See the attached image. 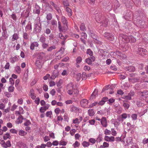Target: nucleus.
<instances>
[{"label":"nucleus","mask_w":148,"mask_h":148,"mask_svg":"<svg viewBox=\"0 0 148 148\" xmlns=\"http://www.w3.org/2000/svg\"><path fill=\"white\" fill-rule=\"evenodd\" d=\"M95 14L96 21L102 23V25L105 27H107L108 19L99 11H95Z\"/></svg>","instance_id":"f03ea898"},{"label":"nucleus","mask_w":148,"mask_h":148,"mask_svg":"<svg viewBox=\"0 0 148 148\" xmlns=\"http://www.w3.org/2000/svg\"><path fill=\"white\" fill-rule=\"evenodd\" d=\"M88 113L89 116H92L94 115L95 112L93 109L89 110H88Z\"/></svg>","instance_id":"c9c22d12"},{"label":"nucleus","mask_w":148,"mask_h":148,"mask_svg":"<svg viewBox=\"0 0 148 148\" xmlns=\"http://www.w3.org/2000/svg\"><path fill=\"white\" fill-rule=\"evenodd\" d=\"M16 146L19 148H27L26 145L21 141H19L17 143Z\"/></svg>","instance_id":"dca6fc26"},{"label":"nucleus","mask_w":148,"mask_h":148,"mask_svg":"<svg viewBox=\"0 0 148 148\" xmlns=\"http://www.w3.org/2000/svg\"><path fill=\"white\" fill-rule=\"evenodd\" d=\"M66 11L68 13V15L69 17H70L72 15V11L71 9L68 7H66Z\"/></svg>","instance_id":"bb28decb"},{"label":"nucleus","mask_w":148,"mask_h":148,"mask_svg":"<svg viewBox=\"0 0 148 148\" xmlns=\"http://www.w3.org/2000/svg\"><path fill=\"white\" fill-rule=\"evenodd\" d=\"M39 40L41 42L43 43L45 42L46 38L45 36L42 35L40 38Z\"/></svg>","instance_id":"473e14b6"},{"label":"nucleus","mask_w":148,"mask_h":148,"mask_svg":"<svg viewBox=\"0 0 148 148\" xmlns=\"http://www.w3.org/2000/svg\"><path fill=\"white\" fill-rule=\"evenodd\" d=\"M98 91L97 89H95L92 93L91 94V96L90 97V99H92L94 98L97 95Z\"/></svg>","instance_id":"b1692460"},{"label":"nucleus","mask_w":148,"mask_h":148,"mask_svg":"<svg viewBox=\"0 0 148 148\" xmlns=\"http://www.w3.org/2000/svg\"><path fill=\"white\" fill-rule=\"evenodd\" d=\"M120 6V5L119 3L117 1H116L115 2V3L114 5V8L115 9H116L118 8Z\"/></svg>","instance_id":"338daca9"},{"label":"nucleus","mask_w":148,"mask_h":148,"mask_svg":"<svg viewBox=\"0 0 148 148\" xmlns=\"http://www.w3.org/2000/svg\"><path fill=\"white\" fill-rule=\"evenodd\" d=\"M70 111L72 112H76L77 111H79V109L77 107H76L73 105H71L70 106Z\"/></svg>","instance_id":"aec40b11"},{"label":"nucleus","mask_w":148,"mask_h":148,"mask_svg":"<svg viewBox=\"0 0 148 148\" xmlns=\"http://www.w3.org/2000/svg\"><path fill=\"white\" fill-rule=\"evenodd\" d=\"M2 28L3 31L2 32H7V27L4 23L2 24Z\"/></svg>","instance_id":"c85d7f7f"},{"label":"nucleus","mask_w":148,"mask_h":148,"mask_svg":"<svg viewBox=\"0 0 148 148\" xmlns=\"http://www.w3.org/2000/svg\"><path fill=\"white\" fill-rule=\"evenodd\" d=\"M145 18V14L143 12L140 10L136 11L134 15V22L137 26L141 28H144L146 26L144 20Z\"/></svg>","instance_id":"f257e3e1"},{"label":"nucleus","mask_w":148,"mask_h":148,"mask_svg":"<svg viewBox=\"0 0 148 148\" xmlns=\"http://www.w3.org/2000/svg\"><path fill=\"white\" fill-rule=\"evenodd\" d=\"M127 57L126 55L123 53L118 58H120L121 60H124Z\"/></svg>","instance_id":"4d7b16f0"},{"label":"nucleus","mask_w":148,"mask_h":148,"mask_svg":"<svg viewBox=\"0 0 148 148\" xmlns=\"http://www.w3.org/2000/svg\"><path fill=\"white\" fill-rule=\"evenodd\" d=\"M51 25L53 26H56V27H57V22L55 20H52L51 22Z\"/></svg>","instance_id":"2f4dec72"},{"label":"nucleus","mask_w":148,"mask_h":148,"mask_svg":"<svg viewBox=\"0 0 148 148\" xmlns=\"http://www.w3.org/2000/svg\"><path fill=\"white\" fill-rule=\"evenodd\" d=\"M123 17L126 20H129L132 18H133L132 12L129 10H127L124 12Z\"/></svg>","instance_id":"39448f33"},{"label":"nucleus","mask_w":148,"mask_h":148,"mask_svg":"<svg viewBox=\"0 0 148 148\" xmlns=\"http://www.w3.org/2000/svg\"><path fill=\"white\" fill-rule=\"evenodd\" d=\"M71 87L72 89L73 90V92L74 94H77L78 93V91L77 88H73V84L72 83L70 82L69 83L67 86V89H69V88Z\"/></svg>","instance_id":"9b49d317"},{"label":"nucleus","mask_w":148,"mask_h":148,"mask_svg":"<svg viewBox=\"0 0 148 148\" xmlns=\"http://www.w3.org/2000/svg\"><path fill=\"white\" fill-rule=\"evenodd\" d=\"M104 139L105 140L107 141L113 142L114 140V138L113 136L109 137L108 136H106L105 137Z\"/></svg>","instance_id":"6ab92c4d"},{"label":"nucleus","mask_w":148,"mask_h":148,"mask_svg":"<svg viewBox=\"0 0 148 148\" xmlns=\"http://www.w3.org/2000/svg\"><path fill=\"white\" fill-rule=\"evenodd\" d=\"M81 74L80 73H77L76 75V78L77 81H79L81 79Z\"/></svg>","instance_id":"774afa93"},{"label":"nucleus","mask_w":148,"mask_h":148,"mask_svg":"<svg viewBox=\"0 0 148 148\" xmlns=\"http://www.w3.org/2000/svg\"><path fill=\"white\" fill-rule=\"evenodd\" d=\"M86 53L90 56H92L93 54L92 51L90 49H87Z\"/></svg>","instance_id":"79ce46f5"},{"label":"nucleus","mask_w":148,"mask_h":148,"mask_svg":"<svg viewBox=\"0 0 148 148\" xmlns=\"http://www.w3.org/2000/svg\"><path fill=\"white\" fill-rule=\"evenodd\" d=\"M42 60H38L36 62V64L39 69H41L42 66Z\"/></svg>","instance_id":"4be33fe9"},{"label":"nucleus","mask_w":148,"mask_h":148,"mask_svg":"<svg viewBox=\"0 0 148 148\" xmlns=\"http://www.w3.org/2000/svg\"><path fill=\"white\" fill-rule=\"evenodd\" d=\"M49 104H46L45 106L41 107L40 108L39 111L41 113H44L45 111L49 109Z\"/></svg>","instance_id":"2eb2a0df"},{"label":"nucleus","mask_w":148,"mask_h":148,"mask_svg":"<svg viewBox=\"0 0 148 148\" xmlns=\"http://www.w3.org/2000/svg\"><path fill=\"white\" fill-rule=\"evenodd\" d=\"M137 53L142 56H143L147 54V50L143 48H139L137 51Z\"/></svg>","instance_id":"6e6552de"},{"label":"nucleus","mask_w":148,"mask_h":148,"mask_svg":"<svg viewBox=\"0 0 148 148\" xmlns=\"http://www.w3.org/2000/svg\"><path fill=\"white\" fill-rule=\"evenodd\" d=\"M80 29L83 31H85L86 30V27L84 23H82L80 26Z\"/></svg>","instance_id":"ea45409f"},{"label":"nucleus","mask_w":148,"mask_h":148,"mask_svg":"<svg viewBox=\"0 0 148 148\" xmlns=\"http://www.w3.org/2000/svg\"><path fill=\"white\" fill-rule=\"evenodd\" d=\"M124 69L130 72H134L135 70V67L132 66H125L124 67Z\"/></svg>","instance_id":"f8f14e48"},{"label":"nucleus","mask_w":148,"mask_h":148,"mask_svg":"<svg viewBox=\"0 0 148 148\" xmlns=\"http://www.w3.org/2000/svg\"><path fill=\"white\" fill-rule=\"evenodd\" d=\"M61 21L64 25L63 26V30H64V31L67 30L68 29V27L67 26L68 22L66 18L64 16H62Z\"/></svg>","instance_id":"0eeeda50"},{"label":"nucleus","mask_w":148,"mask_h":148,"mask_svg":"<svg viewBox=\"0 0 148 148\" xmlns=\"http://www.w3.org/2000/svg\"><path fill=\"white\" fill-rule=\"evenodd\" d=\"M19 131L18 134L19 135L21 136H24L27 134L26 132L22 130H20Z\"/></svg>","instance_id":"7c9ffc66"},{"label":"nucleus","mask_w":148,"mask_h":148,"mask_svg":"<svg viewBox=\"0 0 148 148\" xmlns=\"http://www.w3.org/2000/svg\"><path fill=\"white\" fill-rule=\"evenodd\" d=\"M15 71L18 74L21 72V69L19 66H17L15 68Z\"/></svg>","instance_id":"5fc2aeb1"},{"label":"nucleus","mask_w":148,"mask_h":148,"mask_svg":"<svg viewBox=\"0 0 148 148\" xmlns=\"http://www.w3.org/2000/svg\"><path fill=\"white\" fill-rule=\"evenodd\" d=\"M24 119L26 120V122L24 123V126H28L31 124V123L29 120L26 119L25 118Z\"/></svg>","instance_id":"f704fd0d"},{"label":"nucleus","mask_w":148,"mask_h":148,"mask_svg":"<svg viewBox=\"0 0 148 148\" xmlns=\"http://www.w3.org/2000/svg\"><path fill=\"white\" fill-rule=\"evenodd\" d=\"M103 36L106 39L110 41H113L114 39V36L110 33H105Z\"/></svg>","instance_id":"1a4fd4ad"},{"label":"nucleus","mask_w":148,"mask_h":148,"mask_svg":"<svg viewBox=\"0 0 148 148\" xmlns=\"http://www.w3.org/2000/svg\"><path fill=\"white\" fill-rule=\"evenodd\" d=\"M9 35L7 32H2V36L0 38V41L1 43L5 42L8 37Z\"/></svg>","instance_id":"9d476101"},{"label":"nucleus","mask_w":148,"mask_h":148,"mask_svg":"<svg viewBox=\"0 0 148 148\" xmlns=\"http://www.w3.org/2000/svg\"><path fill=\"white\" fill-rule=\"evenodd\" d=\"M10 16L14 21H16L17 19V16L15 13H13L12 15H11Z\"/></svg>","instance_id":"09e8293b"},{"label":"nucleus","mask_w":148,"mask_h":148,"mask_svg":"<svg viewBox=\"0 0 148 148\" xmlns=\"http://www.w3.org/2000/svg\"><path fill=\"white\" fill-rule=\"evenodd\" d=\"M42 46L43 49H45L49 47V44L48 43H45V42L42 44Z\"/></svg>","instance_id":"37998d69"},{"label":"nucleus","mask_w":148,"mask_h":148,"mask_svg":"<svg viewBox=\"0 0 148 148\" xmlns=\"http://www.w3.org/2000/svg\"><path fill=\"white\" fill-rule=\"evenodd\" d=\"M18 38V36L17 34L15 33L13 35L12 39H13V41L17 40Z\"/></svg>","instance_id":"a18cd8bd"},{"label":"nucleus","mask_w":148,"mask_h":148,"mask_svg":"<svg viewBox=\"0 0 148 148\" xmlns=\"http://www.w3.org/2000/svg\"><path fill=\"white\" fill-rule=\"evenodd\" d=\"M85 62L89 65L92 64V61L89 58L85 59Z\"/></svg>","instance_id":"3c124183"},{"label":"nucleus","mask_w":148,"mask_h":148,"mask_svg":"<svg viewBox=\"0 0 148 148\" xmlns=\"http://www.w3.org/2000/svg\"><path fill=\"white\" fill-rule=\"evenodd\" d=\"M130 103L127 102L126 101H123V106L125 110H127L129 108L130 106Z\"/></svg>","instance_id":"412c9836"},{"label":"nucleus","mask_w":148,"mask_h":148,"mask_svg":"<svg viewBox=\"0 0 148 148\" xmlns=\"http://www.w3.org/2000/svg\"><path fill=\"white\" fill-rule=\"evenodd\" d=\"M140 99L142 101L146 99L148 97V91L144 90L143 92L139 91L137 93Z\"/></svg>","instance_id":"20e7f679"},{"label":"nucleus","mask_w":148,"mask_h":148,"mask_svg":"<svg viewBox=\"0 0 148 148\" xmlns=\"http://www.w3.org/2000/svg\"><path fill=\"white\" fill-rule=\"evenodd\" d=\"M134 4L137 6H139L140 2V0H132Z\"/></svg>","instance_id":"e433bc0d"},{"label":"nucleus","mask_w":148,"mask_h":148,"mask_svg":"<svg viewBox=\"0 0 148 148\" xmlns=\"http://www.w3.org/2000/svg\"><path fill=\"white\" fill-rule=\"evenodd\" d=\"M88 100L86 99H83L80 101L81 106L83 108H85L88 104Z\"/></svg>","instance_id":"f3484780"},{"label":"nucleus","mask_w":148,"mask_h":148,"mask_svg":"<svg viewBox=\"0 0 148 148\" xmlns=\"http://www.w3.org/2000/svg\"><path fill=\"white\" fill-rule=\"evenodd\" d=\"M58 21V28L59 32H65L64 30H63V27H62L61 22L59 21Z\"/></svg>","instance_id":"393cba45"},{"label":"nucleus","mask_w":148,"mask_h":148,"mask_svg":"<svg viewBox=\"0 0 148 148\" xmlns=\"http://www.w3.org/2000/svg\"><path fill=\"white\" fill-rule=\"evenodd\" d=\"M63 3L64 6H66L69 5V3L68 0H64L63 1Z\"/></svg>","instance_id":"8fccbe9b"},{"label":"nucleus","mask_w":148,"mask_h":148,"mask_svg":"<svg viewBox=\"0 0 148 148\" xmlns=\"http://www.w3.org/2000/svg\"><path fill=\"white\" fill-rule=\"evenodd\" d=\"M10 137V133H6L5 135L3 136V138L4 140H6L7 138H9Z\"/></svg>","instance_id":"052dcab7"},{"label":"nucleus","mask_w":148,"mask_h":148,"mask_svg":"<svg viewBox=\"0 0 148 148\" xmlns=\"http://www.w3.org/2000/svg\"><path fill=\"white\" fill-rule=\"evenodd\" d=\"M136 39L132 36H129V41L131 43L135 42L136 41Z\"/></svg>","instance_id":"c756f323"},{"label":"nucleus","mask_w":148,"mask_h":148,"mask_svg":"<svg viewBox=\"0 0 148 148\" xmlns=\"http://www.w3.org/2000/svg\"><path fill=\"white\" fill-rule=\"evenodd\" d=\"M90 36L95 40H96V39H97L98 37L97 36L92 33L90 32Z\"/></svg>","instance_id":"13d9d810"},{"label":"nucleus","mask_w":148,"mask_h":148,"mask_svg":"<svg viewBox=\"0 0 148 148\" xmlns=\"http://www.w3.org/2000/svg\"><path fill=\"white\" fill-rule=\"evenodd\" d=\"M41 9H35L33 10V13L35 14H37L39 15L40 13V10Z\"/></svg>","instance_id":"de8ad7c7"},{"label":"nucleus","mask_w":148,"mask_h":148,"mask_svg":"<svg viewBox=\"0 0 148 148\" xmlns=\"http://www.w3.org/2000/svg\"><path fill=\"white\" fill-rule=\"evenodd\" d=\"M56 48V46H51L50 47H48L47 49V51H51L55 49Z\"/></svg>","instance_id":"49530a36"},{"label":"nucleus","mask_w":148,"mask_h":148,"mask_svg":"<svg viewBox=\"0 0 148 148\" xmlns=\"http://www.w3.org/2000/svg\"><path fill=\"white\" fill-rule=\"evenodd\" d=\"M52 112L51 111H48L46 112V115L47 117L51 118V115H52Z\"/></svg>","instance_id":"864d4df0"},{"label":"nucleus","mask_w":148,"mask_h":148,"mask_svg":"<svg viewBox=\"0 0 148 148\" xmlns=\"http://www.w3.org/2000/svg\"><path fill=\"white\" fill-rule=\"evenodd\" d=\"M111 131L107 129H106L104 131V134L106 135H110L111 134Z\"/></svg>","instance_id":"69168bd1"},{"label":"nucleus","mask_w":148,"mask_h":148,"mask_svg":"<svg viewBox=\"0 0 148 148\" xmlns=\"http://www.w3.org/2000/svg\"><path fill=\"white\" fill-rule=\"evenodd\" d=\"M120 124L118 120H116L114 121V124L116 127H118Z\"/></svg>","instance_id":"bf43d9fd"},{"label":"nucleus","mask_w":148,"mask_h":148,"mask_svg":"<svg viewBox=\"0 0 148 148\" xmlns=\"http://www.w3.org/2000/svg\"><path fill=\"white\" fill-rule=\"evenodd\" d=\"M18 58L16 56L12 58L11 59L10 62L12 63H14L15 62L18 60Z\"/></svg>","instance_id":"a19ab883"},{"label":"nucleus","mask_w":148,"mask_h":148,"mask_svg":"<svg viewBox=\"0 0 148 148\" xmlns=\"http://www.w3.org/2000/svg\"><path fill=\"white\" fill-rule=\"evenodd\" d=\"M123 53L122 52L119 51H116L114 53L115 54V56H117V58L119 57Z\"/></svg>","instance_id":"603ef678"},{"label":"nucleus","mask_w":148,"mask_h":148,"mask_svg":"<svg viewBox=\"0 0 148 148\" xmlns=\"http://www.w3.org/2000/svg\"><path fill=\"white\" fill-rule=\"evenodd\" d=\"M52 18V16L51 13H49L47 14L46 18L48 21H50Z\"/></svg>","instance_id":"72a5a7b5"},{"label":"nucleus","mask_w":148,"mask_h":148,"mask_svg":"<svg viewBox=\"0 0 148 148\" xmlns=\"http://www.w3.org/2000/svg\"><path fill=\"white\" fill-rule=\"evenodd\" d=\"M29 10H27L25 12L24 11L21 13V16L24 19H26L29 16Z\"/></svg>","instance_id":"ddd939ff"},{"label":"nucleus","mask_w":148,"mask_h":148,"mask_svg":"<svg viewBox=\"0 0 148 148\" xmlns=\"http://www.w3.org/2000/svg\"><path fill=\"white\" fill-rule=\"evenodd\" d=\"M120 36L123 39H124L125 40L127 41H129V37H128L127 35L123 34H121L120 35Z\"/></svg>","instance_id":"cd10ccee"},{"label":"nucleus","mask_w":148,"mask_h":148,"mask_svg":"<svg viewBox=\"0 0 148 148\" xmlns=\"http://www.w3.org/2000/svg\"><path fill=\"white\" fill-rule=\"evenodd\" d=\"M14 88L13 85H11L8 87V90L9 92H13L14 90Z\"/></svg>","instance_id":"4c0bfd02"},{"label":"nucleus","mask_w":148,"mask_h":148,"mask_svg":"<svg viewBox=\"0 0 148 148\" xmlns=\"http://www.w3.org/2000/svg\"><path fill=\"white\" fill-rule=\"evenodd\" d=\"M33 56H36L37 57V60H42L45 58V54L43 52L36 53H34Z\"/></svg>","instance_id":"423d86ee"},{"label":"nucleus","mask_w":148,"mask_h":148,"mask_svg":"<svg viewBox=\"0 0 148 148\" xmlns=\"http://www.w3.org/2000/svg\"><path fill=\"white\" fill-rule=\"evenodd\" d=\"M82 61V58L80 56L77 57L76 59V61L77 63H80Z\"/></svg>","instance_id":"0e129e2a"},{"label":"nucleus","mask_w":148,"mask_h":148,"mask_svg":"<svg viewBox=\"0 0 148 148\" xmlns=\"http://www.w3.org/2000/svg\"><path fill=\"white\" fill-rule=\"evenodd\" d=\"M39 44L37 42H34L31 43L30 44V48L32 50L34 49L35 47H38L39 46Z\"/></svg>","instance_id":"4468645a"},{"label":"nucleus","mask_w":148,"mask_h":148,"mask_svg":"<svg viewBox=\"0 0 148 148\" xmlns=\"http://www.w3.org/2000/svg\"><path fill=\"white\" fill-rule=\"evenodd\" d=\"M137 75L136 73H131L128 76V80H130V79L134 78L137 77Z\"/></svg>","instance_id":"a878e982"},{"label":"nucleus","mask_w":148,"mask_h":148,"mask_svg":"<svg viewBox=\"0 0 148 148\" xmlns=\"http://www.w3.org/2000/svg\"><path fill=\"white\" fill-rule=\"evenodd\" d=\"M101 123L102 125L106 127L107 126V122L106 119L105 117H103L101 119Z\"/></svg>","instance_id":"a211bd4d"},{"label":"nucleus","mask_w":148,"mask_h":148,"mask_svg":"<svg viewBox=\"0 0 148 148\" xmlns=\"http://www.w3.org/2000/svg\"><path fill=\"white\" fill-rule=\"evenodd\" d=\"M25 29L31 30L32 29V26L31 23H28L25 27Z\"/></svg>","instance_id":"58836bf2"},{"label":"nucleus","mask_w":148,"mask_h":148,"mask_svg":"<svg viewBox=\"0 0 148 148\" xmlns=\"http://www.w3.org/2000/svg\"><path fill=\"white\" fill-rule=\"evenodd\" d=\"M116 111L118 113H121L122 112V108L120 106H117L116 108Z\"/></svg>","instance_id":"6e6d98bb"},{"label":"nucleus","mask_w":148,"mask_h":148,"mask_svg":"<svg viewBox=\"0 0 148 148\" xmlns=\"http://www.w3.org/2000/svg\"><path fill=\"white\" fill-rule=\"evenodd\" d=\"M56 71H53V74L51 76V78L52 79H54L58 75V73H56Z\"/></svg>","instance_id":"e2e57ef3"},{"label":"nucleus","mask_w":148,"mask_h":148,"mask_svg":"<svg viewBox=\"0 0 148 148\" xmlns=\"http://www.w3.org/2000/svg\"><path fill=\"white\" fill-rule=\"evenodd\" d=\"M139 78L137 77L134 78H132V79H130V80L128 81L129 82L132 83H134L139 82Z\"/></svg>","instance_id":"5701e85b"},{"label":"nucleus","mask_w":148,"mask_h":148,"mask_svg":"<svg viewBox=\"0 0 148 148\" xmlns=\"http://www.w3.org/2000/svg\"><path fill=\"white\" fill-rule=\"evenodd\" d=\"M82 145L84 147H88L90 145V144L88 142L84 141L82 143Z\"/></svg>","instance_id":"c03bdc74"},{"label":"nucleus","mask_w":148,"mask_h":148,"mask_svg":"<svg viewBox=\"0 0 148 148\" xmlns=\"http://www.w3.org/2000/svg\"><path fill=\"white\" fill-rule=\"evenodd\" d=\"M92 144H95L96 140L94 138H90L88 140Z\"/></svg>","instance_id":"680f3d73"},{"label":"nucleus","mask_w":148,"mask_h":148,"mask_svg":"<svg viewBox=\"0 0 148 148\" xmlns=\"http://www.w3.org/2000/svg\"><path fill=\"white\" fill-rule=\"evenodd\" d=\"M42 29V25L40 22V18L38 17L34 23V32L37 34L41 33Z\"/></svg>","instance_id":"7ed1b4c3"}]
</instances>
